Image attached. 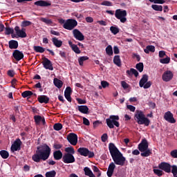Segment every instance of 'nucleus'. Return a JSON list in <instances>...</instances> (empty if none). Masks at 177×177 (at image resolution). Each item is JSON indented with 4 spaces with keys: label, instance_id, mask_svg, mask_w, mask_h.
I'll list each match as a JSON object with an SVG mask.
<instances>
[{
    "label": "nucleus",
    "instance_id": "obj_55",
    "mask_svg": "<svg viewBox=\"0 0 177 177\" xmlns=\"http://www.w3.org/2000/svg\"><path fill=\"white\" fill-rule=\"evenodd\" d=\"M76 100L79 104H86V100H82L81 98H77Z\"/></svg>",
    "mask_w": 177,
    "mask_h": 177
},
{
    "label": "nucleus",
    "instance_id": "obj_50",
    "mask_svg": "<svg viewBox=\"0 0 177 177\" xmlns=\"http://www.w3.org/2000/svg\"><path fill=\"white\" fill-rule=\"evenodd\" d=\"M101 5H102V6H113V3L109 1H104L101 3Z\"/></svg>",
    "mask_w": 177,
    "mask_h": 177
},
{
    "label": "nucleus",
    "instance_id": "obj_24",
    "mask_svg": "<svg viewBox=\"0 0 177 177\" xmlns=\"http://www.w3.org/2000/svg\"><path fill=\"white\" fill-rule=\"evenodd\" d=\"M10 49H17L19 48V42L16 40H10L8 41Z\"/></svg>",
    "mask_w": 177,
    "mask_h": 177
},
{
    "label": "nucleus",
    "instance_id": "obj_32",
    "mask_svg": "<svg viewBox=\"0 0 177 177\" xmlns=\"http://www.w3.org/2000/svg\"><path fill=\"white\" fill-rule=\"evenodd\" d=\"M33 49L35 52H37V53H44V52H45V48L40 46H34Z\"/></svg>",
    "mask_w": 177,
    "mask_h": 177
},
{
    "label": "nucleus",
    "instance_id": "obj_56",
    "mask_svg": "<svg viewBox=\"0 0 177 177\" xmlns=\"http://www.w3.org/2000/svg\"><path fill=\"white\" fill-rule=\"evenodd\" d=\"M83 124L84 125H86L87 127H89V125H91L89 120H88L86 118H83Z\"/></svg>",
    "mask_w": 177,
    "mask_h": 177
},
{
    "label": "nucleus",
    "instance_id": "obj_51",
    "mask_svg": "<svg viewBox=\"0 0 177 177\" xmlns=\"http://www.w3.org/2000/svg\"><path fill=\"white\" fill-rule=\"evenodd\" d=\"M32 23L30 21H24L21 24V27H28V26H31Z\"/></svg>",
    "mask_w": 177,
    "mask_h": 177
},
{
    "label": "nucleus",
    "instance_id": "obj_36",
    "mask_svg": "<svg viewBox=\"0 0 177 177\" xmlns=\"http://www.w3.org/2000/svg\"><path fill=\"white\" fill-rule=\"evenodd\" d=\"M110 31L112 32V34H113V35H117V34L120 32V28L115 26H111Z\"/></svg>",
    "mask_w": 177,
    "mask_h": 177
},
{
    "label": "nucleus",
    "instance_id": "obj_11",
    "mask_svg": "<svg viewBox=\"0 0 177 177\" xmlns=\"http://www.w3.org/2000/svg\"><path fill=\"white\" fill-rule=\"evenodd\" d=\"M41 64L43 65V67L46 68V70L53 71V64H52V62H50V60H49V59L46 58V57L43 58Z\"/></svg>",
    "mask_w": 177,
    "mask_h": 177
},
{
    "label": "nucleus",
    "instance_id": "obj_34",
    "mask_svg": "<svg viewBox=\"0 0 177 177\" xmlns=\"http://www.w3.org/2000/svg\"><path fill=\"white\" fill-rule=\"evenodd\" d=\"M0 156L4 160H6L9 157V152L6 150H1L0 151Z\"/></svg>",
    "mask_w": 177,
    "mask_h": 177
},
{
    "label": "nucleus",
    "instance_id": "obj_64",
    "mask_svg": "<svg viewBox=\"0 0 177 177\" xmlns=\"http://www.w3.org/2000/svg\"><path fill=\"white\" fill-rule=\"evenodd\" d=\"M165 50H160L159 51V57L162 58L164 56H165Z\"/></svg>",
    "mask_w": 177,
    "mask_h": 177
},
{
    "label": "nucleus",
    "instance_id": "obj_5",
    "mask_svg": "<svg viewBox=\"0 0 177 177\" xmlns=\"http://www.w3.org/2000/svg\"><path fill=\"white\" fill-rule=\"evenodd\" d=\"M120 116L111 115L109 116V118L106 119V123L107 127L110 129H114V125L117 128H120Z\"/></svg>",
    "mask_w": 177,
    "mask_h": 177
},
{
    "label": "nucleus",
    "instance_id": "obj_38",
    "mask_svg": "<svg viewBox=\"0 0 177 177\" xmlns=\"http://www.w3.org/2000/svg\"><path fill=\"white\" fill-rule=\"evenodd\" d=\"M152 9L156 10V12H162V6H158L156 4H153L151 6Z\"/></svg>",
    "mask_w": 177,
    "mask_h": 177
},
{
    "label": "nucleus",
    "instance_id": "obj_29",
    "mask_svg": "<svg viewBox=\"0 0 177 177\" xmlns=\"http://www.w3.org/2000/svg\"><path fill=\"white\" fill-rule=\"evenodd\" d=\"M145 53L149 54L150 52L154 53L156 52V47L154 46L150 45L147 46L145 49H144Z\"/></svg>",
    "mask_w": 177,
    "mask_h": 177
},
{
    "label": "nucleus",
    "instance_id": "obj_49",
    "mask_svg": "<svg viewBox=\"0 0 177 177\" xmlns=\"http://www.w3.org/2000/svg\"><path fill=\"white\" fill-rule=\"evenodd\" d=\"M73 93V90L71 89V87L67 86L64 91V95H71Z\"/></svg>",
    "mask_w": 177,
    "mask_h": 177
},
{
    "label": "nucleus",
    "instance_id": "obj_45",
    "mask_svg": "<svg viewBox=\"0 0 177 177\" xmlns=\"http://www.w3.org/2000/svg\"><path fill=\"white\" fill-rule=\"evenodd\" d=\"M71 49L75 52V53H77V55H80V53H81V50H80V48H78V46L76 44H75Z\"/></svg>",
    "mask_w": 177,
    "mask_h": 177
},
{
    "label": "nucleus",
    "instance_id": "obj_10",
    "mask_svg": "<svg viewBox=\"0 0 177 177\" xmlns=\"http://www.w3.org/2000/svg\"><path fill=\"white\" fill-rule=\"evenodd\" d=\"M62 161L64 164H73L75 161V158L71 153H64L62 157Z\"/></svg>",
    "mask_w": 177,
    "mask_h": 177
},
{
    "label": "nucleus",
    "instance_id": "obj_40",
    "mask_svg": "<svg viewBox=\"0 0 177 177\" xmlns=\"http://www.w3.org/2000/svg\"><path fill=\"white\" fill-rule=\"evenodd\" d=\"M106 53L108 56H113V47L111 45H109L106 48Z\"/></svg>",
    "mask_w": 177,
    "mask_h": 177
},
{
    "label": "nucleus",
    "instance_id": "obj_62",
    "mask_svg": "<svg viewBox=\"0 0 177 177\" xmlns=\"http://www.w3.org/2000/svg\"><path fill=\"white\" fill-rule=\"evenodd\" d=\"M127 107L129 110H130V111H132L133 113L135 111V110H136V107L133 105H127Z\"/></svg>",
    "mask_w": 177,
    "mask_h": 177
},
{
    "label": "nucleus",
    "instance_id": "obj_48",
    "mask_svg": "<svg viewBox=\"0 0 177 177\" xmlns=\"http://www.w3.org/2000/svg\"><path fill=\"white\" fill-rule=\"evenodd\" d=\"M153 174L158 176H162V171L158 169H154Z\"/></svg>",
    "mask_w": 177,
    "mask_h": 177
},
{
    "label": "nucleus",
    "instance_id": "obj_46",
    "mask_svg": "<svg viewBox=\"0 0 177 177\" xmlns=\"http://www.w3.org/2000/svg\"><path fill=\"white\" fill-rule=\"evenodd\" d=\"M171 173L173 174L174 177H177V166L176 165L171 166Z\"/></svg>",
    "mask_w": 177,
    "mask_h": 177
},
{
    "label": "nucleus",
    "instance_id": "obj_59",
    "mask_svg": "<svg viewBox=\"0 0 177 177\" xmlns=\"http://www.w3.org/2000/svg\"><path fill=\"white\" fill-rule=\"evenodd\" d=\"M63 146L60 144H57L55 143L53 145V148L55 149V150H60V149Z\"/></svg>",
    "mask_w": 177,
    "mask_h": 177
},
{
    "label": "nucleus",
    "instance_id": "obj_28",
    "mask_svg": "<svg viewBox=\"0 0 177 177\" xmlns=\"http://www.w3.org/2000/svg\"><path fill=\"white\" fill-rule=\"evenodd\" d=\"M84 175H86V176L96 177L95 176V174H93V172H92V170H91V169L89 167H84Z\"/></svg>",
    "mask_w": 177,
    "mask_h": 177
},
{
    "label": "nucleus",
    "instance_id": "obj_35",
    "mask_svg": "<svg viewBox=\"0 0 177 177\" xmlns=\"http://www.w3.org/2000/svg\"><path fill=\"white\" fill-rule=\"evenodd\" d=\"M86 60H89V57H88L87 56L80 57L78 59V62H79L80 66H84V62Z\"/></svg>",
    "mask_w": 177,
    "mask_h": 177
},
{
    "label": "nucleus",
    "instance_id": "obj_19",
    "mask_svg": "<svg viewBox=\"0 0 177 177\" xmlns=\"http://www.w3.org/2000/svg\"><path fill=\"white\" fill-rule=\"evenodd\" d=\"M34 5L36 6H41V8H48V6H50L52 5V2L44 0H39L35 1Z\"/></svg>",
    "mask_w": 177,
    "mask_h": 177
},
{
    "label": "nucleus",
    "instance_id": "obj_27",
    "mask_svg": "<svg viewBox=\"0 0 177 177\" xmlns=\"http://www.w3.org/2000/svg\"><path fill=\"white\" fill-rule=\"evenodd\" d=\"M126 73L128 75H134L136 77L139 76V72L133 68H130V70H127Z\"/></svg>",
    "mask_w": 177,
    "mask_h": 177
},
{
    "label": "nucleus",
    "instance_id": "obj_15",
    "mask_svg": "<svg viewBox=\"0 0 177 177\" xmlns=\"http://www.w3.org/2000/svg\"><path fill=\"white\" fill-rule=\"evenodd\" d=\"M21 149V140L17 138L14 143L11 145V151H18Z\"/></svg>",
    "mask_w": 177,
    "mask_h": 177
},
{
    "label": "nucleus",
    "instance_id": "obj_54",
    "mask_svg": "<svg viewBox=\"0 0 177 177\" xmlns=\"http://www.w3.org/2000/svg\"><path fill=\"white\" fill-rule=\"evenodd\" d=\"M150 86H151V82L149 81L147 82L144 86H142V88H144V89H149V88H150Z\"/></svg>",
    "mask_w": 177,
    "mask_h": 177
},
{
    "label": "nucleus",
    "instance_id": "obj_30",
    "mask_svg": "<svg viewBox=\"0 0 177 177\" xmlns=\"http://www.w3.org/2000/svg\"><path fill=\"white\" fill-rule=\"evenodd\" d=\"M54 85L58 88V89H60L62 86H63V82L57 78L54 79Z\"/></svg>",
    "mask_w": 177,
    "mask_h": 177
},
{
    "label": "nucleus",
    "instance_id": "obj_18",
    "mask_svg": "<svg viewBox=\"0 0 177 177\" xmlns=\"http://www.w3.org/2000/svg\"><path fill=\"white\" fill-rule=\"evenodd\" d=\"M12 56L17 62H20V60L24 59V54L19 50H15L12 53Z\"/></svg>",
    "mask_w": 177,
    "mask_h": 177
},
{
    "label": "nucleus",
    "instance_id": "obj_23",
    "mask_svg": "<svg viewBox=\"0 0 177 177\" xmlns=\"http://www.w3.org/2000/svg\"><path fill=\"white\" fill-rule=\"evenodd\" d=\"M37 100L39 103H45V104H48V103H49V98L46 95L38 96Z\"/></svg>",
    "mask_w": 177,
    "mask_h": 177
},
{
    "label": "nucleus",
    "instance_id": "obj_2",
    "mask_svg": "<svg viewBox=\"0 0 177 177\" xmlns=\"http://www.w3.org/2000/svg\"><path fill=\"white\" fill-rule=\"evenodd\" d=\"M109 150L116 165L122 166L125 164V157L122 156V153H121L114 143L111 142L109 144Z\"/></svg>",
    "mask_w": 177,
    "mask_h": 177
},
{
    "label": "nucleus",
    "instance_id": "obj_60",
    "mask_svg": "<svg viewBox=\"0 0 177 177\" xmlns=\"http://www.w3.org/2000/svg\"><path fill=\"white\" fill-rule=\"evenodd\" d=\"M109 85H110V84H109V82H106V81H102L101 82V86H102V88H107V86H109Z\"/></svg>",
    "mask_w": 177,
    "mask_h": 177
},
{
    "label": "nucleus",
    "instance_id": "obj_13",
    "mask_svg": "<svg viewBox=\"0 0 177 177\" xmlns=\"http://www.w3.org/2000/svg\"><path fill=\"white\" fill-rule=\"evenodd\" d=\"M164 119L170 124H175V122H176V120H175V118H174V114L169 111L165 113Z\"/></svg>",
    "mask_w": 177,
    "mask_h": 177
},
{
    "label": "nucleus",
    "instance_id": "obj_21",
    "mask_svg": "<svg viewBox=\"0 0 177 177\" xmlns=\"http://www.w3.org/2000/svg\"><path fill=\"white\" fill-rule=\"evenodd\" d=\"M77 110L82 114H89V108L86 105H80L77 106Z\"/></svg>",
    "mask_w": 177,
    "mask_h": 177
},
{
    "label": "nucleus",
    "instance_id": "obj_39",
    "mask_svg": "<svg viewBox=\"0 0 177 177\" xmlns=\"http://www.w3.org/2000/svg\"><path fill=\"white\" fill-rule=\"evenodd\" d=\"M144 65H143V62H139L138 64H137L136 65V68L140 72L142 73L143 71V68H144Z\"/></svg>",
    "mask_w": 177,
    "mask_h": 177
},
{
    "label": "nucleus",
    "instance_id": "obj_63",
    "mask_svg": "<svg viewBox=\"0 0 177 177\" xmlns=\"http://www.w3.org/2000/svg\"><path fill=\"white\" fill-rule=\"evenodd\" d=\"M65 98L66 99V100H68V102H69V103H71V94H64Z\"/></svg>",
    "mask_w": 177,
    "mask_h": 177
},
{
    "label": "nucleus",
    "instance_id": "obj_53",
    "mask_svg": "<svg viewBox=\"0 0 177 177\" xmlns=\"http://www.w3.org/2000/svg\"><path fill=\"white\" fill-rule=\"evenodd\" d=\"M121 85L123 89H128V88H129V84H128L125 81H122Z\"/></svg>",
    "mask_w": 177,
    "mask_h": 177
},
{
    "label": "nucleus",
    "instance_id": "obj_25",
    "mask_svg": "<svg viewBox=\"0 0 177 177\" xmlns=\"http://www.w3.org/2000/svg\"><path fill=\"white\" fill-rule=\"evenodd\" d=\"M147 81H149V75H143L139 82L140 87L143 88V86H145V84H146V82H147Z\"/></svg>",
    "mask_w": 177,
    "mask_h": 177
},
{
    "label": "nucleus",
    "instance_id": "obj_7",
    "mask_svg": "<svg viewBox=\"0 0 177 177\" xmlns=\"http://www.w3.org/2000/svg\"><path fill=\"white\" fill-rule=\"evenodd\" d=\"M77 26H78V22H77V20L69 19H67L66 21L64 24L63 28H65V30H69L71 31V30H74Z\"/></svg>",
    "mask_w": 177,
    "mask_h": 177
},
{
    "label": "nucleus",
    "instance_id": "obj_61",
    "mask_svg": "<svg viewBox=\"0 0 177 177\" xmlns=\"http://www.w3.org/2000/svg\"><path fill=\"white\" fill-rule=\"evenodd\" d=\"M7 74L9 77H15V71L9 70L8 71Z\"/></svg>",
    "mask_w": 177,
    "mask_h": 177
},
{
    "label": "nucleus",
    "instance_id": "obj_47",
    "mask_svg": "<svg viewBox=\"0 0 177 177\" xmlns=\"http://www.w3.org/2000/svg\"><path fill=\"white\" fill-rule=\"evenodd\" d=\"M34 120H35V122L38 124L41 122V120H42V117L41 115H35Z\"/></svg>",
    "mask_w": 177,
    "mask_h": 177
},
{
    "label": "nucleus",
    "instance_id": "obj_8",
    "mask_svg": "<svg viewBox=\"0 0 177 177\" xmlns=\"http://www.w3.org/2000/svg\"><path fill=\"white\" fill-rule=\"evenodd\" d=\"M77 152L80 156L83 157H88V158H93L95 157V153L93 151H89L86 147H80L77 149Z\"/></svg>",
    "mask_w": 177,
    "mask_h": 177
},
{
    "label": "nucleus",
    "instance_id": "obj_31",
    "mask_svg": "<svg viewBox=\"0 0 177 177\" xmlns=\"http://www.w3.org/2000/svg\"><path fill=\"white\" fill-rule=\"evenodd\" d=\"M113 63L118 67H121V59L120 58V55H115L113 57Z\"/></svg>",
    "mask_w": 177,
    "mask_h": 177
},
{
    "label": "nucleus",
    "instance_id": "obj_3",
    "mask_svg": "<svg viewBox=\"0 0 177 177\" xmlns=\"http://www.w3.org/2000/svg\"><path fill=\"white\" fill-rule=\"evenodd\" d=\"M138 149L141 151V157H149L153 154L151 149H149V142L146 138L143 139L138 145Z\"/></svg>",
    "mask_w": 177,
    "mask_h": 177
},
{
    "label": "nucleus",
    "instance_id": "obj_14",
    "mask_svg": "<svg viewBox=\"0 0 177 177\" xmlns=\"http://www.w3.org/2000/svg\"><path fill=\"white\" fill-rule=\"evenodd\" d=\"M174 78V73L171 71H166L162 75V80L165 82H169Z\"/></svg>",
    "mask_w": 177,
    "mask_h": 177
},
{
    "label": "nucleus",
    "instance_id": "obj_4",
    "mask_svg": "<svg viewBox=\"0 0 177 177\" xmlns=\"http://www.w3.org/2000/svg\"><path fill=\"white\" fill-rule=\"evenodd\" d=\"M135 118L139 125H145V127L150 125V120L145 116L142 111H136Z\"/></svg>",
    "mask_w": 177,
    "mask_h": 177
},
{
    "label": "nucleus",
    "instance_id": "obj_16",
    "mask_svg": "<svg viewBox=\"0 0 177 177\" xmlns=\"http://www.w3.org/2000/svg\"><path fill=\"white\" fill-rule=\"evenodd\" d=\"M15 31L16 32L17 36L19 38H26L27 37V33H26V29L24 28L20 30V27L15 26Z\"/></svg>",
    "mask_w": 177,
    "mask_h": 177
},
{
    "label": "nucleus",
    "instance_id": "obj_33",
    "mask_svg": "<svg viewBox=\"0 0 177 177\" xmlns=\"http://www.w3.org/2000/svg\"><path fill=\"white\" fill-rule=\"evenodd\" d=\"M65 154H75V150L74 149V147H68L65 148Z\"/></svg>",
    "mask_w": 177,
    "mask_h": 177
},
{
    "label": "nucleus",
    "instance_id": "obj_41",
    "mask_svg": "<svg viewBox=\"0 0 177 177\" xmlns=\"http://www.w3.org/2000/svg\"><path fill=\"white\" fill-rule=\"evenodd\" d=\"M169 62H171V58L168 56H167V57L165 58L160 59V63H161L162 64H168Z\"/></svg>",
    "mask_w": 177,
    "mask_h": 177
},
{
    "label": "nucleus",
    "instance_id": "obj_1",
    "mask_svg": "<svg viewBox=\"0 0 177 177\" xmlns=\"http://www.w3.org/2000/svg\"><path fill=\"white\" fill-rule=\"evenodd\" d=\"M50 147L46 144L41 147H37L35 153L32 156V160L35 162H40L41 160L46 161L50 156Z\"/></svg>",
    "mask_w": 177,
    "mask_h": 177
},
{
    "label": "nucleus",
    "instance_id": "obj_17",
    "mask_svg": "<svg viewBox=\"0 0 177 177\" xmlns=\"http://www.w3.org/2000/svg\"><path fill=\"white\" fill-rule=\"evenodd\" d=\"M73 34L75 39L77 41H84L85 39V36L78 29H75L73 30Z\"/></svg>",
    "mask_w": 177,
    "mask_h": 177
},
{
    "label": "nucleus",
    "instance_id": "obj_58",
    "mask_svg": "<svg viewBox=\"0 0 177 177\" xmlns=\"http://www.w3.org/2000/svg\"><path fill=\"white\" fill-rule=\"evenodd\" d=\"M107 139H109V136H107V133H104L102 136H101V140L102 142H106V140H107Z\"/></svg>",
    "mask_w": 177,
    "mask_h": 177
},
{
    "label": "nucleus",
    "instance_id": "obj_12",
    "mask_svg": "<svg viewBox=\"0 0 177 177\" xmlns=\"http://www.w3.org/2000/svg\"><path fill=\"white\" fill-rule=\"evenodd\" d=\"M159 169H162L167 174H170L171 166L169 163L166 162H162L160 164L158 165Z\"/></svg>",
    "mask_w": 177,
    "mask_h": 177
},
{
    "label": "nucleus",
    "instance_id": "obj_52",
    "mask_svg": "<svg viewBox=\"0 0 177 177\" xmlns=\"http://www.w3.org/2000/svg\"><path fill=\"white\" fill-rule=\"evenodd\" d=\"M41 21L46 23V24H52V20L46 18H41Z\"/></svg>",
    "mask_w": 177,
    "mask_h": 177
},
{
    "label": "nucleus",
    "instance_id": "obj_44",
    "mask_svg": "<svg viewBox=\"0 0 177 177\" xmlns=\"http://www.w3.org/2000/svg\"><path fill=\"white\" fill-rule=\"evenodd\" d=\"M56 176V171L52 170L46 173V177H55Z\"/></svg>",
    "mask_w": 177,
    "mask_h": 177
},
{
    "label": "nucleus",
    "instance_id": "obj_43",
    "mask_svg": "<svg viewBox=\"0 0 177 177\" xmlns=\"http://www.w3.org/2000/svg\"><path fill=\"white\" fill-rule=\"evenodd\" d=\"M5 30H6V32H5L6 35H10V34H13V32H15V30H13V28H12L6 27Z\"/></svg>",
    "mask_w": 177,
    "mask_h": 177
},
{
    "label": "nucleus",
    "instance_id": "obj_37",
    "mask_svg": "<svg viewBox=\"0 0 177 177\" xmlns=\"http://www.w3.org/2000/svg\"><path fill=\"white\" fill-rule=\"evenodd\" d=\"M32 95H34V93L31 91H26L21 93L22 97H28L29 96H32Z\"/></svg>",
    "mask_w": 177,
    "mask_h": 177
},
{
    "label": "nucleus",
    "instance_id": "obj_6",
    "mask_svg": "<svg viewBox=\"0 0 177 177\" xmlns=\"http://www.w3.org/2000/svg\"><path fill=\"white\" fill-rule=\"evenodd\" d=\"M115 17L118 19V20H120V23H126L127 22V10L118 9L115 12Z\"/></svg>",
    "mask_w": 177,
    "mask_h": 177
},
{
    "label": "nucleus",
    "instance_id": "obj_57",
    "mask_svg": "<svg viewBox=\"0 0 177 177\" xmlns=\"http://www.w3.org/2000/svg\"><path fill=\"white\" fill-rule=\"evenodd\" d=\"M170 155L173 158H177V149H174L170 152Z\"/></svg>",
    "mask_w": 177,
    "mask_h": 177
},
{
    "label": "nucleus",
    "instance_id": "obj_42",
    "mask_svg": "<svg viewBox=\"0 0 177 177\" xmlns=\"http://www.w3.org/2000/svg\"><path fill=\"white\" fill-rule=\"evenodd\" d=\"M53 129L55 131H61V129H63V124H62V123H55L53 125Z\"/></svg>",
    "mask_w": 177,
    "mask_h": 177
},
{
    "label": "nucleus",
    "instance_id": "obj_22",
    "mask_svg": "<svg viewBox=\"0 0 177 177\" xmlns=\"http://www.w3.org/2000/svg\"><path fill=\"white\" fill-rule=\"evenodd\" d=\"M53 158L54 160L59 161V160H62V158H63V153H62V151L60 150L55 151L53 152Z\"/></svg>",
    "mask_w": 177,
    "mask_h": 177
},
{
    "label": "nucleus",
    "instance_id": "obj_20",
    "mask_svg": "<svg viewBox=\"0 0 177 177\" xmlns=\"http://www.w3.org/2000/svg\"><path fill=\"white\" fill-rule=\"evenodd\" d=\"M114 169H115V164H114V162H112L109 165L108 170L106 172L107 176H113V174H114Z\"/></svg>",
    "mask_w": 177,
    "mask_h": 177
},
{
    "label": "nucleus",
    "instance_id": "obj_9",
    "mask_svg": "<svg viewBox=\"0 0 177 177\" xmlns=\"http://www.w3.org/2000/svg\"><path fill=\"white\" fill-rule=\"evenodd\" d=\"M66 139L72 146H77L78 143V136L74 133H70L67 136Z\"/></svg>",
    "mask_w": 177,
    "mask_h": 177
},
{
    "label": "nucleus",
    "instance_id": "obj_26",
    "mask_svg": "<svg viewBox=\"0 0 177 177\" xmlns=\"http://www.w3.org/2000/svg\"><path fill=\"white\" fill-rule=\"evenodd\" d=\"M52 42L56 48H61L62 45H63V41L62 40H59L57 37H53L52 39Z\"/></svg>",
    "mask_w": 177,
    "mask_h": 177
}]
</instances>
